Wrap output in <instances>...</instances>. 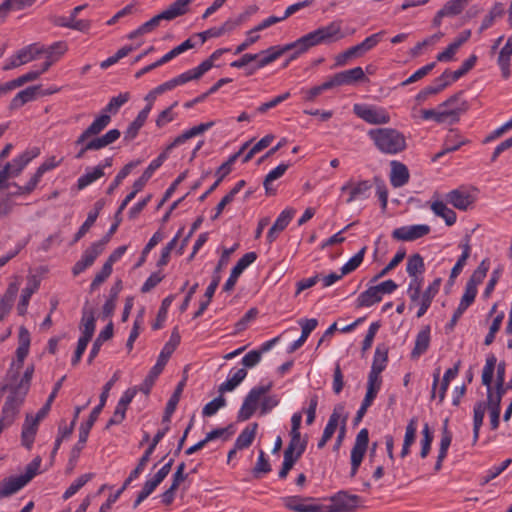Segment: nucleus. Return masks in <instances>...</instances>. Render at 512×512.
Instances as JSON below:
<instances>
[{
  "label": "nucleus",
  "mask_w": 512,
  "mask_h": 512,
  "mask_svg": "<svg viewBox=\"0 0 512 512\" xmlns=\"http://www.w3.org/2000/svg\"><path fill=\"white\" fill-rule=\"evenodd\" d=\"M384 31H380L378 33H375L369 37H367L363 42L360 44H357V48L360 52V54L367 52L374 48L382 39L384 35Z\"/></svg>",
  "instance_id": "obj_63"
},
{
  "label": "nucleus",
  "mask_w": 512,
  "mask_h": 512,
  "mask_svg": "<svg viewBox=\"0 0 512 512\" xmlns=\"http://www.w3.org/2000/svg\"><path fill=\"white\" fill-rule=\"evenodd\" d=\"M469 0H450L438 11V17H451L460 14Z\"/></svg>",
  "instance_id": "obj_39"
},
{
  "label": "nucleus",
  "mask_w": 512,
  "mask_h": 512,
  "mask_svg": "<svg viewBox=\"0 0 512 512\" xmlns=\"http://www.w3.org/2000/svg\"><path fill=\"white\" fill-rule=\"evenodd\" d=\"M344 37L345 35L342 32L341 21H333L326 26H321L294 41L296 51L291 54L284 66H287L289 61L296 59L299 55L305 53L314 46L337 42Z\"/></svg>",
  "instance_id": "obj_1"
},
{
  "label": "nucleus",
  "mask_w": 512,
  "mask_h": 512,
  "mask_svg": "<svg viewBox=\"0 0 512 512\" xmlns=\"http://www.w3.org/2000/svg\"><path fill=\"white\" fill-rule=\"evenodd\" d=\"M307 446V439H302L301 434H290V441L287 446L288 453L290 454L291 451H296L298 455H302Z\"/></svg>",
  "instance_id": "obj_60"
},
{
  "label": "nucleus",
  "mask_w": 512,
  "mask_h": 512,
  "mask_svg": "<svg viewBox=\"0 0 512 512\" xmlns=\"http://www.w3.org/2000/svg\"><path fill=\"white\" fill-rule=\"evenodd\" d=\"M273 387V383L260 385L252 388L244 398L242 406L238 411L237 420L246 421L250 419L256 412L259 403L264 395H266Z\"/></svg>",
  "instance_id": "obj_7"
},
{
  "label": "nucleus",
  "mask_w": 512,
  "mask_h": 512,
  "mask_svg": "<svg viewBox=\"0 0 512 512\" xmlns=\"http://www.w3.org/2000/svg\"><path fill=\"white\" fill-rule=\"evenodd\" d=\"M2 390V393L5 391V390H9V395L4 403V405H7V406H10V407H13V408H16V409H20V407L22 406L24 400H25V397L29 391L28 388H26L24 385H20V384H15V385H5L1 388Z\"/></svg>",
  "instance_id": "obj_20"
},
{
  "label": "nucleus",
  "mask_w": 512,
  "mask_h": 512,
  "mask_svg": "<svg viewBox=\"0 0 512 512\" xmlns=\"http://www.w3.org/2000/svg\"><path fill=\"white\" fill-rule=\"evenodd\" d=\"M258 428L257 423H252L249 426H247L237 437L235 441L236 449H244L249 447L256 435V431Z\"/></svg>",
  "instance_id": "obj_38"
},
{
  "label": "nucleus",
  "mask_w": 512,
  "mask_h": 512,
  "mask_svg": "<svg viewBox=\"0 0 512 512\" xmlns=\"http://www.w3.org/2000/svg\"><path fill=\"white\" fill-rule=\"evenodd\" d=\"M24 486L25 485L21 482L18 476L4 479L0 482V498L10 496L22 489Z\"/></svg>",
  "instance_id": "obj_40"
},
{
  "label": "nucleus",
  "mask_w": 512,
  "mask_h": 512,
  "mask_svg": "<svg viewBox=\"0 0 512 512\" xmlns=\"http://www.w3.org/2000/svg\"><path fill=\"white\" fill-rule=\"evenodd\" d=\"M381 300L382 296L378 289L376 286H372L358 296L357 302L359 307H370Z\"/></svg>",
  "instance_id": "obj_41"
},
{
  "label": "nucleus",
  "mask_w": 512,
  "mask_h": 512,
  "mask_svg": "<svg viewBox=\"0 0 512 512\" xmlns=\"http://www.w3.org/2000/svg\"><path fill=\"white\" fill-rule=\"evenodd\" d=\"M41 457H35L25 468L24 474L18 476V478L23 482L24 485L29 483L38 473V470L41 465Z\"/></svg>",
  "instance_id": "obj_54"
},
{
  "label": "nucleus",
  "mask_w": 512,
  "mask_h": 512,
  "mask_svg": "<svg viewBox=\"0 0 512 512\" xmlns=\"http://www.w3.org/2000/svg\"><path fill=\"white\" fill-rule=\"evenodd\" d=\"M447 424H448V420L446 419L444 422L443 428H442V436H441V440H440V447H439L437 461L434 466L435 472H438L441 470L442 463L447 456V451H448V448L452 441V435L448 430Z\"/></svg>",
  "instance_id": "obj_28"
},
{
  "label": "nucleus",
  "mask_w": 512,
  "mask_h": 512,
  "mask_svg": "<svg viewBox=\"0 0 512 512\" xmlns=\"http://www.w3.org/2000/svg\"><path fill=\"white\" fill-rule=\"evenodd\" d=\"M2 390V393L5 391V390H9V395L4 403V405H7V406H10V407H13V408H16V409H20V407L22 406L24 400H25V397L29 391L28 388H26L24 385H20V384H15V385H5L1 388Z\"/></svg>",
  "instance_id": "obj_19"
},
{
  "label": "nucleus",
  "mask_w": 512,
  "mask_h": 512,
  "mask_svg": "<svg viewBox=\"0 0 512 512\" xmlns=\"http://www.w3.org/2000/svg\"><path fill=\"white\" fill-rule=\"evenodd\" d=\"M293 50L296 51V46H294V42L286 44L284 46H271L268 49L261 51L259 54V61L257 63V68H263L266 65L274 62L276 59L281 57L287 51Z\"/></svg>",
  "instance_id": "obj_17"
},
{
  "label": "nucleus",
  "mask_w": 512,
  "mask_h": 512,
  "mask_svg": "<svg viewBox=\"0 0 512 512\" xmlns=\"http://www.w3.org/2000/svg\"><path fill=\"white\" fill-rule=\"evenodd\" d=\"M424 270V259L420 254H413L408 258L406 271L409 276L422 275Z\"/></svg>",
  "instance_id": "obj_50"
},
{
  "label": "nucleus",
  "mask_w": 512,
  "mask_h": 512,
  "mask_svg": "<svg viewBox=\"0 0 512 512\" xmlns=\"http://www.w3.org/2000/svg\"><path fill=\"white\" fill-rule=\"evenodd\" d=\"M95 323L96 319L93 309L84 307L82 310V318L79 326L82 338H86L88 340L92 339L96 327Z\"/></svg>",
  "instance_id": "obj_26"
},
{
  "label": "nucleus",
  "mask_w": 512,
  "mask_h": 512,
  "mask_svg": "<svg viewBox=\"0 0 512 512\" xmlns=\"http://www.w3.org/2000/svg\"><path fill=\"white\" fill-rule=\"evenodd\" d=\"M430 345V327L425 326L416 336L415 346L411 352V357L416 359L424 354Z\"/></svg>",
  "instance_id": "obj_31"
},
{
  "label": "nucleus",
  "mask_w": 512,
  "mask_h": 512,
  "mask_svg": "<svg viewBox=\"0 0 512 512\" xmlns=\"http://www.w3.org/2000/svg\"><path fill=\"white\" fill-rule=\"evenodd\" d=\"M348 415L345 413V406L343 404H337L332 414L329 417L328 423L326 424L323 435L325 438L331 439L333 434L335 433L339 422L345 423L347 421Z\"/></svg>",
  "instance_id": "obj_23"
},
{
  "label": "nucleus",
  "mask_w": 512,
  "mask_h": 512,
  "mask_svg": "<svg viewBox=\"0 0 512 512\" xmlns=\"http://www.w3.org/2000/svg\"><path fill=\"white\" fill-rule=\"evenodd\" d=\"M288 167H289L288 164L282 163V164L278 165L276 168H274L273 170H271L266 175V177L263 181V185H264L266 194H268V195L275 194V189L271 187V182L282 177L285 174V172L287 171Z\"/></svg>",
  "instance_id": "obj_43"
},
{
  "label": "nucleus",
  "mask_w": 512,
  "mask_h": 512,
  "mask_svg": "<svg viewBox=\"0 0 512 512\" xmlns=\"http://www.w3.org/2000/svg\"><path fill=\"white\" fill-rule=\"evenodd\" d=\"M512 56V35L507 39L506 44L500 50L498 56V65L501 69L502 76L506 79L510 76V58Z\"/></svg>",
  "instance_id": "obj_34"
},
{
  "label": "nucleus",
  "mask_w": 512,
  "mask_h": 512,
  "mask_svg": "<svg viewBox=\"0 0 512 512\" xmlns=\"http://www.w3.org/2000/svg\"><path fill=\"white\" fill-rule=\"evenodd\" d=\"M247 376L245 368L238 369L230 378L219 386L220 394L234 390Z\"/></svg>",
  "instance_id": "obj_44"
},
{
  "label": "nucleus",
  "mask_w": 512,
  "mask_h": 512,
  "mask_svg": "<svg viewBox=\"0 0 512 512\" xmlns=\"http://www.w3.org/2000/svg\"><path fill=\"white\" fill-rule=\"evenodd\" d=\"M130 99V94L128 92L120 93L116 97H112L109 103L102 110L101 114H106L111 117V115H115L121 106H123Z\"/></svg>",
  "instance_id": "obj_47"
},
{
  "label": "nucleus",
  "mask_w": 512,
  "mask_h": 512,
  "mask_svg": "<svg viewBox=\"0 0 512 512\" xmlns=\"http://www.w3.org/2000/svg\"><path fill=\"white\" fill-rule=\"evenodd\" d=\"M430 226L426 224L402 226L393 230L392 237L401 241H414L430 233Z\"/></svg>",
  "instance_id": "obj_15"
},
{
  "label": "nucleus",
  "mask_w": 512,
  "mask_h": 512,
  "mask_svg": "<svg viewBox=\"0 0 512 512\" xmlns=\"http://www.w3.org/2000/svg\"><path fill=\"white\" fill-rule=\"evenodd\" d=\"M312 497L289 496L284 498V505L289 510L295 512H321L319 504H305L304 502L313 501Z\"/></svg>",
  "instance_id": "obj_22"
},
{
  "label": "nucleus",
  "mask_w": 512,
  "mask_h": 512,
  "mask_svg": "<svg viewBox=\"0 0 512 512\" xmlns=\"http://www.w3.org/2000/svg\"><path fill=\"white\" fill-rule=\"evenodd\" d=\"M459 247L462 249V254L457 260L456 264L451 270L449 281L453 282L454 279L461 273L463 267L466 264L467 259L470 256V236L466 235L465 239L459 244Z\"/></svg>",
  "instance_id": "obj_30"
},
{
  "label": "nucleus",
  "mask_w": 512,
  "mask_h": 512,
  "mask_svg": "<svg viewBox=\"0 0 512 512\" xmlns=\"http://www.w3.org/2000/svg\"><path fill=\"white\" fill-rule=\"evenodd\" d=\"M146 120V118L138 114L135 120L128 126L127 130L125 131L124 141L129 142L133 140L138 135L139 130L143 127Z\"/></svg>",
  "instance_id": "obj_59"
},
{
  "label": "nucleus",
  "mask_w": 512,
  "mask_h": 512,
  "mask_svg": "<svg viewBox=\"0 0 512 512\" xmlns=\"http://www.w3.org/2000/svg\"><path fill=\"white\" fill-rule=\"evenodd\" d=\"M186 1L187 0H176L166 10L155 15L149 21L143 23L141 25L142 30H144L145 34H147L158 27L162 20L170 21L178 16L183 15V7Z\"/></svg>",
  "instance_id": "obj_13"
},
{
  "label": "nucleus",
  "mask_w": 512,
  "mask_h": 512,
  "mask_svg": "<svg viewBox=\"0 0 512 512\" xmlns=\"http://www.w3.org/2000/svg\"><path fill=\"white\" fill-rule=\"evenodd\" d=\"M353 112L359 118L372 125H382L390 122L389 113L382 107L355 104L353 106Z\"/></svg>",
  "instance_id": "obj_11"
},
{
  "label": "nucleus",
  "mask_w": 512,
  "mask_h": 512,
  "mask_svg": "<svg viewBox=\"0 0 512 512\" xmlns=\"http://www.w3.org/2000/svg\"><path fill=\"white\" fill-rule=\"evenodd\" d=\"M388 362V347L385 344H378L375 350L371 368L377 371H383Z\"/></svg>",
  "instance_id": "obj_46"
},
{
  "label": "nucleus",
  "mask_w": 512,
  "mask_h": 512,
  "mask_svg": "<svg viewBox=\"0 0 512 512\" xmlns=\"http://www.w3.org/2000/svg\"><path fill=\"white\" fill-rule=\"evenodd\" d=\"M467 142V140L462 139L458 134L451 132L445 139L443 150L435 154L432 160L436 161L442 156H444L446 153L458 150L462 145L466 144Z\"/></svg>",
  "instance_id": "obj_36"
},
{
  "label": "nucleus",
  "mask_w": 512,
  "mask_h": 512,
  "mask_svg": "<svg viewBox=\"0 0 512 512\" xmlns=\"http://www.w3.org/2000/svg\"><path fill=\"white\" fill-rule=\"evenodd\" d=\"M180 343V335L177 329H174L171 333L170 340L164 345L162 351L160 352L156 364L150 370L149 375L146 377L142 385L140 386V390L144 394H148L154 384L155 379L159 376V374L163 371L168 359L175 351L177 346Z\"/></svg>",
  "instance_id": "obj_4"
},
{
  "label": "nucleus",
  "mask_w": 512,
  "mask_h": 512,
  "mask_svg": "<svg viewBox=\"0 0 512 512\" xmlns=\"http://www.w3.org/2000/svg\"><path fill=\"white\" fill-rule=\"evenodd\" d=\"M94 474L92 473H86L81 476H79L64 492L63 498L65 500L72 497L74 494H76L88 481H90L93 478Z\"/></svg>",
  "instance_id": "obj_55"
},
{
  "label": "nucleus",
  "mask_w": 512,
  "mask_h": 512,
  "mask_svg": "<svg viewBox=\"0 0 512 512\" xmlns=\"http://www.w3.org/2000/svg\"><path fill=\"white\" fill-rule=\"evenodd\" d=\"M257 258L255 252H249L244 254L236 263V265L232 268L231 274L227 279L226 283L223 286V290L229 292L233 290L238 277L242 274V272L251 265Z\"/></svg>",
  "instance_id": "obj_16"
},
{
  "label": "nucleus",
  "mask_w": 512,
  "mask_h": 512,
  "mask_svg": "<svg viewBox=\"0 0 512 512\" xmlns=\"http://www.w3.org/2000/svg\"><path fill=\"white\" fill-rule=\"evenodd\" d=\"M462 94L463 92H459L451 96L449 99L440 104L439 110H422V118L424 120L433 119L437 123H444L446 121H449L450 123L457 122L459 120L460 114L467 110L466 102L462 101L461 103H458Z\"/></svg>",
  "instance_id": "obj_3"
},
{
  "label": "nucleus",
  "mask_w": 512,
  "mask_h": 512,
  "mask_svg": "<svg viewBox=\"0 0 512 512\" xmlns=\"http://www.w3.org/2000/svg\"><path fill=\"white\" fill-rule=\"evenodd\" d=\"M490 263L487 259L482 260L476 270L467 281L466 285L477 289V286L482 283L489 270Z\"/></svg>",
  "instance_id": "obj_49"
},
{
  "label": "nucleus",
  "mask_w": 512,
  "mask_h": 512,
  "mask_svg": "<svg viewBox=\"0 0 512 512\" xmlns=\"http://www.w3.org/2000/svg\"><path fill=\"white\" fill-rule=\"evenodd\" d=\"M296 213V210L293 208H287L283 210L278 218L276 219L274 225V229H278V231H283L290 221L293 219L294 215Z\"/></svg>",
  "instance_id": "obj_61"
},
{
  "label": "nucleus",
  "mask_w": 512,
  "mask_h": 512,
  "mask_svg": "<svg viewBox=\"0 0 512 512\" xmlns=\"http://www.w3.org/2000/svg\"><path fill=\"white\" fill-rule=\"evenodd\" d=\"M196 80L191 70L185 71L182 74L162 83L165 91H170L179 85H184L189 81Z\"/></svg>",
  "instance_id": "obj_53"
},
{
  "label": "nucleus",
  "mask_w": 512,
  "mask_h": 512,
  "mask_svg": "<svg viewBox=\"0 0 512 512\" xmlns=\"http://www.w3.org/2000/svg\"><path fill=\"white\" fill-rule=\"evenodd\" d=\"M390 183L393 187L399 188L408 183L410 174L407 166L399 161L393 160L390 163Z\"/></svg>",
  "instance_id": "obj_24"
},
{
  "label": "nucleus",
  "mask_w": 512,
  "mask_h": 512,
  "mask_svg": "<svg viewBox=\"0 0 512 512\" xmlns=\"http://www.w3.org/2000/svg\"><path fill=\"white\" fill-rule=\"evenodd\" d=\"M40 90V86H30L18 92L15 95V97L11 100L9 108L11 110H16L22 107L24 104L33 101L40 93Z\"/></svg>",
  "instance_id": "obj_27"
},
{
  "label": "nucleus",
  "mask_w": 512,
  "mask_h": 512,
  "mask_svg": "<svg viewBox=\"0 0 512 512\" xmlns=\"http://www.w3.org/2000/svg\"><path fill=\"white\" fill-rule=\"evenodd\" d=\"M505 13L504 5L500 2H497L493 5L489 13L485 16L483 19L481 26H480V32L488 29L491 27L494 23V21L497 18H501Z\"/></svg>",
  "instance_id": "obj_48"
},
{
  "label": "nucleus",
  "mask_w": 512,
  "mask_h": 512,
  "mask_svg": "<svg viewBox=\"0 0 512 512\" xmlns=\"http://www.w3.org/2000/svg\"><path fill=\"white\" fill-rule=\"evenodd\" d=\"M104 176L103 166L98 165L94 167L91 171H87L85 174H83L81 177L77 180V188L78 190H82L95 182L96 180L100 179Z\"/></svg>",
  "instance_id": "obj_42"
},
{
  "label": "nucleus",
  "mask_w": 512,
  "mask_h": 512,
  "mask_svg": "<svg viewBox=\"0 0 512 512\" xmlns=\"http://www.w3.org/2000/svg\"><path fill=\"white\" fill-rule=\"evenodd\" d=\"M40 153L39 148L34 147L25 151L19 157L15 158L11 163H7L0 171V189L8 187L6 181L8 178L18 176L28 163L36 158Z\"/></svg>",
  "instance_id": "obj_6"
},
{
  "label": "nucleus",
  "mask_w": 512,
  "mask_h": 512,
  "mask_svg": "<svg viewBox=\"0 0 512 512\" xmlns=\"http://www.w3.org/2000/svg\"><path fill=\"white\" fill-rule=\"evenodd\" d=\"M111 122V118L109 115L100 114L97 116L94 121L79 135V137L74 142L75 146H80L78 153L75 155L76 159L84 158L86 152L90 151L85 148L86 141L93 137L99 135Z\"/></svg>",
  "instance_id": "obj_8"
},
{
  "label": "nucleus",
  "mask_w": 512,
  "mask_h": 512,
  "mask_svg": "<svg viewBox=\"0 0 512 512\" xmlns=\"http://www.w3.org/2000/svg\"><path fill=\"white\" fill-rule=\"evenodd\" d=\"M341 85L351 84L355 81L364 79L365 74L361 67H355L343 72L337 73Z\"/></svg>",
  "instance_id": "obj_51"
},
{
  "label": "nucleus",
  "mask_w": 512,
  "mask_h": 512,
  "mask_svg": "<svg viewBox=\"0 0 512 512\" xmlns=\"http://www.w3.org/2000/svg\"><path fill=\"white\" fill-rule=\"evenodd\" d=\"M169 430V427L166 426L165 428L158 430L157 433L154 435L151 444L146 449L142 457L140 458L139 462H141V466H146L149 462L150 456L154 452L157 444L162 440V438L165 436L167 431Z\"/></svg>",
  "instance_id": "obj_52"
},
{
  "label": "nucleus",
  "mask_w": 512,
  "mask_h": 512,
  "mask_svg": "<svg viewBox=\"0 0 512 512\" xmlns=\"http://www.w3.org/2000/svg\"><path fill=\"white\" fill-rule=\"evenodd\" d=\"M112 267L109 263H104L101 270L95 275L91 285L90 290L93 292L96 290L102 283L106 281V279L111 275Z\"/></svg>",
  "instance_id": "obj_62"
},
{
  "label": "nucleus",
  "mask_w": 512,
  "mask_h": 512,
  "mask_svg": "<svg viewBox=\"0 0 512 512\" xmlns=\"http://www.w3.org/2000/svg\"><path fill=\"white\" fill-rule=\"evenodd\" d=\"M229 48H220L215 50L209 58L200 63L197 67L190 69L196 80L201 78L206 72H208L213 66L214 62L218 60L224 53L229 52Z\"/></svg>",
  "instance_id": "obj_29"
},
{
  "label": "nucleus",
  "mask_w": 512,
  "mask_h": 512,
  "mask_svg": "<svg viewBox=\"0 0 512 512\" xmlns=\"http://www.w3.org/2000/svg\"><path fill=\"white\" fill-rule=\"evenodd\" d=\"M68 47L66 42L58 41L50 45L49 47H44V53L46 54L48 59H56V61L65 54Z\"/></svg>",
  "instance_id": "obj_57"
},
{
  "label": "nucleus",
  "mask_w": 512,
  "mask_h": 512,
  "mask_svg": "<svg viewBox=\"0 0 512 512\" xmlns=\"http://www.w3.org/2000/svg\"><path fill=\"white\" fill-rule=\"evenodd\" d=\"M299 324L301 325L302 333H301L299 339L294 341L291 344V346L289 347L288 351L290 353L295 352L306 342L310 333L317 327L318 321H317V319L312 318V319L301 320L299 322Z\"/></svg>",
  "instance_id": "obj_33"
},
{
  "label": "nucleus",
  "mask_w": 512,
  "mask_h": 512,
  "mask_svg": "<svg viewBox=\"0 0 512 512\" xmlns=\"http://www.w3.org/2000/svg\"><path fill=\"white\" fill-rule=\"evenodd\" d=\"M478 190L474 187L461 186L446 194V201L454 208L466 211L471 208L477 199Z\"/></svg>",
  "instance_id": "obj_10"
},
{
  "label": "nucleus",
  "mask_w": 512,
  "mask_h": 512,
  "mask_svg": "<svg viewBox=\"0 0 512 512\" xmlns=\"http://www.w3.org/2000/svg\"><path fill=\"white\" fill-rule=\"evenodd\" d=\"M18 59L22 61L23 64H26L32 60H34L37 56L44 53V46L38 43H34L24 47L18 52Z\"/></svg>",
  "instance_id": "obj_45"
},
{
  "label": "nucleus",
  "mask_w": 512,
  "mask_h": 512,
  "mask_svg": "<svg viewBox=\"0 0 512 512\" xmlns=\"http://www.w3.org/2000/svg\"><path fill=\"white\" fill-rule=\"evenodd\" d=\"M367 134L375 147L384 154L395 155L407 147L403 133L394 128L371 129Z\"/></svg>",
  "instance_id": "obj_2"
},
{
  "label": "nucleus",
  "mask_w": 512,
  "mask_h": 512,
  "mask_svg": "<svg viewBox=\"0 0 512 512\" xmlns=\"http://www.w3.org/2000/svg\"><path fill=\"white\" fill-rule=\"evenodd\" d=\"M225 405L226 400L222 395H220L204 406L202 414L206 417L213 416L220 408L224 407Z\"/></svg>",
  "instance_id": "obj_64"
},
{
  "label": "nucleus",
  "mask_w": 512,
  "mask_h": 512,
  "mask_svg": "<svg viewBox=\"0 0 512 512\" xmlns=\"http://www.w3.org/2000/svg\"><path fill=\"white\" fill-rule=\"evenodd\" d=\"M369 443V432L366 428L359 431L351 450V471L350 476L355 477L363 461Z\"/></svg>",
  "instance_id": "obj_12"
},
{
  "label": "nucleus",
  "mask_w": 512,
  "mask_h": 512,
  "mask_svg": "<svg viewBox=\"0 0 512 512\" xmlns=\"http://www.w3.org/2000/svg\"><path fill=\"white\" fill-rule=\"evenodd\" d=\"M212 126H214V122L210 121V122H206V123H201L197 126H194L190 129L186 130L181 135L177 136L174 139V141L170 145H168L166 150L169 151V150L173 149L174 147H176L180 144H183L187 140H189L197 135L203 134L208 129H210Z\"/></svg>",
  "instance_id": "obj_25"
},
{
  "label": "nucleus",
  "mask_w": 512,
  "mask_h": 512,
  "mask_svg": "<svg viewBox=\"0 0 512 512\" xmlns=\"http://www.w3.org/2000/svg\"><path fill=\"white\" fill-rule=\"evenodd\" d=\"M497 358L494 354H490L486 358L485 366L482 371V384L487 387V403L486 408L488 409H496L501 410L500 404L501 399L504 393L506 392V388L498 389L496 388L493 391L491 384L493 380L494 370L496 368Z\"/></svg>",
  "instance_id": "obj_5"
},
{
  "label": "nucleus",
  "mask_w": 512,
  "mask_h": 512,
  "mask_svg": "<svg viewBox=\"0 0 512 512\" xmlns=\"http://www.w3.org/2000/svg\"><path fill=\"white\" fill-rule=\"evenodd\" d=\"M174 299H175L174 295H169L163 299L161 307L157 314L156 321L152 325V328L154 330L160 329L162 327L163 322L166 320L168 309H169L170 305L172 304V302L174 301Z\"/></svg>",
  "instance_id": "obj_56"
},
{
  "label": "nucleus",
  "mask_w": 512,
  "mask_h": 512,
  "mask_svg": "<svg viewBox=\"0 0 512 512\" xmlns=\"http://www.w3.org/2000/svg\"><path fill=\"white\" fill-rule=\"evenodd\" d=\"M246 146L247 143L244 144L243 147L237 153L231 155L229 159L217 169V180L215 181V184H213L203 195L200 196V201H204L206 197L218 187V185L221 183L224 177H226L231 172V166L237 160V158L240 156V154L246 148Z\"/></svg>",
  "instance_id": "obj_21"
},
{
  "label": "nucleus",
  "mask_w": 512,
  "mask_h": 512,
  "mask_svg": "<svg viewBox=\"0 0 512 512\" xmlns=\"http://www.w3.org/2000/svg\"><path fill=\"white\" fill-rule=\"evenodd\" d=\"M20 280L19 277H15L14 281L8 285L7 290L0 300V321H3L5 317L10 313L16 295L19 291Z\"/></svg>",
  "instance_id": "obj_18"
},
{
  "label": "nucleus",
  "mask_w": 512,
  "mask_h": 512,
  "mask_svg": "<svg viewBox=\"0 0 512 512\" xmlns=\"http://www.w3.org/2000/svg\"><path fill=\"white\" fill-rule=\"evenodd\" d=\"M103 250L104 248L102 247V243L94 242L84 251L81 260H83L85 264L90 267L93 265L96 258L103 252Z\"/></svg>",
  "instance_id": "obj_58"
},
{
  "label": "nucleus",
  "mask_w": 512,
  "mask_h": 512,
  "mask_svg": "<svg viewBox=\"0 0 512 512\" xmlns=\"http://www.w3.org/2000/svg\"><path fill=\"white\" fill-rule=\"evenodd\" d=\"M330 505L319 504L321 512H352L359 504L360 497L349 494L347 491H339L329 498Z\"/></svg>",
  "instance_id": "obj_9"
},
{
  "label": "nucleus",
  "mask_w": 512,
  "mask_h": 512,
  "mask_svg": "<svg viewBox=\"0 0 512 512\" xmlns=\"http://www.w3.org/2000/svg\"><path fill=\"white\" fill-rule=\"evenodd\" d=\"M431 210L436 216H439L444 219L446 225L452 226L455 224L457 215L456 213L447 207V205L440 200H436L430 205Z\"/></svg>",
  "instance_id": "obj_35"
},
{
  "label": "nucleus",
  "mask_w": 512,
  "mask_h": 512,
  "mask_svg": "<svg viewBox=\"0 0 512 512\" xmlns=\"http://www.w3.org/2000/svg\"><path fill=\"white\" fill-rule=\"evenodd\" d=\"M38 423L30 419V415L26 416L22 427L21 442L22 445L30 450L33 446L35 436L38 430Z\"/></svg>",
  "instance_id": "obj_32"
},
{
  "label": "nucleus",
  "mask_w": 512,
  "mask_h": 512,
  "mask_svg": "<svg viewBox=\"0 0 512 512\" xmlns=\"http://www.w3.org/2000/svg\"><path fill=\"white\" fill-rule=\"evenodd\" d=\"M372 184L369 180H362L358 182L349 181L341 187V192H348L349 197L347 203L354 201L365 200L369 198Z\"/></svg>",
  "instance_id": "obj_14"
},
{
  "label": "nucleus",
  "mask_w": 512,
  "mask_h": 512,
  "mask_svg": "<svg viewBox=\"0 0 512 512\" xmlns=\"http://www.w3.org/2000/svg\"><path fill=\"white\" fill-rule=\"evenodd\" d=\"M486 403L479 401L475 404L473 410V442L476 443L479 438V431L483 424L486 413Z\"/></svg>",
  "instance_id": "obj_37"
}]
</instances>
